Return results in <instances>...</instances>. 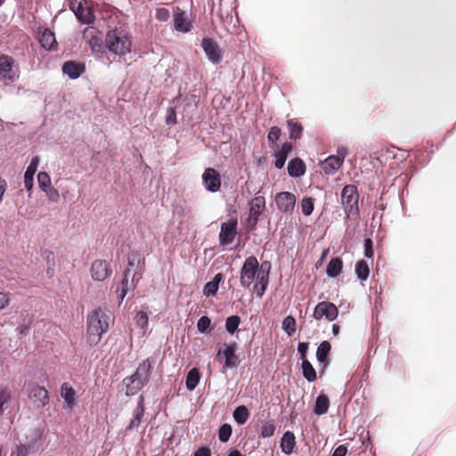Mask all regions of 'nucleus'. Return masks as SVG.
<instances>
[{"label":"nucleus","mask_w":456,"mask_h":456,"mask_svg":"<svg viewBox=\"0 0 456 456\" xmlns=\"http://www.w3.org/2000/svg\"><path fill=\"white\" fill-rule=\"evenodd\" d=\"M270 269L269 262H264L259 265L255 256L248 257L240 270V285L244 288H249L255 281L254 290L258 297H262L268 286Z\"/></svg>","instance_id":"1"},{"label":"nucleus","mask_w":456,"mask_h":456,"mask_svg":"<svg viewBox=\"0 0 456 456\" xmlns=\"http://www.w3.org/2000/svg\"><path fill=\"white\" fill-rule=\"evenodd\" d=\"M113 321L110 311L98 308L91 312L87 315V342L91 346L97 345L102 334L109 330Z\"/></svg>","instance_id":"2"},{"label":"nucleus","mask_w":456,"mask_h":456,"mask_svg":"<svg viewBox=\"0 0 456 456\" xmlns=\"http://www.w3.org/2000/svg\"><path fill=\"white\" fill-rule=\"evenodd\" d=\"M104 46L119 60H125V57L132 52L133 42L127 32L115 28L107 32Z\"/></svg>","instance_id":"3"},{"label":"nucleus","mask_w":456,"mask_h":456,"mask_svg":"<svg viewBox=\"0 0 456 456\" xmlns=\"http://www.w3.org/2000/svg\"><path fill=\"white\" fill-rule=\"evenodd\" d=\"M359 195L357 189L353 184L346 185L341 192V203L346 213L347 218H355L359 214Z\"/></svg>","instance_id":"4"},{"label":"nucleus","mask_w":456,"mask_h":456,"mask_svg":"<svg viewBox=\"0 0 456 456\" xmlns=\"http://www.w3.org/2000/svg\"><path fill=\"white\" fill-rule=\"evenodd\" d=\"M128 265L129 267L126 270L124 273L121 287L118 288L117 289L118 297L119 298L120 302L124 299V297H126L129 290L135 289L138 281L142 277L140 273H138L136 271H132L131 269V267L134 265V260L129 258Z\"/></svg>","instance_id":"5"},{"label":"nucleus","mask_w":456,"mask_h":456,"mask_svg":"<svg viewBox=\"0 0 456 456\" xmlns=\"http://www.w3.org/2000/svg\"><path fill=\"white\" fill-rule=\"evenodd\" d=\"M236 351V343H224L222 346H218L216 359L221 360L222 357L224 358L223 372L227 369H232L237 366V357L235 355Z\"/></svg>","instance_id":"6"},{"label":"nucleus","mask_w":456,"mask_h":456,"mask_svg":"<svg viewBox=\"0 0 456 456\" xmlns=\"http://www.w3.org/2000/svg\"><path fill=\"white\" fill-rule=\"evenodd\" d=\"M69 8L81 22L91 23L94 19L91 8L82 0H69Z\"/></svg>","instance_id":"7"},{"label":"nucleus","mask_w":456,"mask_h":456,"mask_svg":"<svg viewBox=\"0 0 456 456\" xmlns=\"http://www.w3.org/2000/svg\"><path fill=\"white\" fill-rule=\"evenodd\" d=\"M346 155V149L342 147L337 151V155L328 157L322 163V169L327 175H333L342 166Z\"/></svg>","instance_id":"8"},{"label":"nucleus","mask_w":456,"mask_h":456,"mask_svg":"<svg viewBox=\"0 0 456 456\" xmlns=\"http://www.w3.org/2000/svg\"><path fill=\"white\" fill-rule=\"evenodd\" d=\"M338 308L334 304L323 301L315 306L313 316L316 320L324 317L327 321L331 322L338 317Z\"/></svg>","instance_id":"9"},{"label":"nucleus","mask_w":456,"mask_h":456,"mask_svg":"<svg viewBox=\"0 0 456 456\" xmlns=\"http://www.w3.org/2000/svg\"><path fill=\"white\" fill-rule=\"evenodd\" d=\"M14 60L8 55H0V80L14 81L18 74L13 68Z\"/></svg>","instance_id":"10"},{"label":"nucleus","mask_w":456,"mask_h":456,"mask_svg":"<svg viewBox=\"0 0 456 456\" xmlns=\"http://www.w3.org/2000/svg\"><path fill=\"white\" fill-rule=\"evenodd\" d=\"M28 397L37 408H42L49 402L48 391L45 387L37 385H32L29 387Z\"/></svg>","instance_id":"11"},{"label":"nucleus","mask_w":456,"mask_h":456,"mask_svg":"<svg viewBox=\"0 0 456 456\" xmlns=\"http://www.w3.org/2000/svg\"><path fill=\"white\" fill-rule=\"evenodd\" d=\"M278 209L283 213H291L296 204V196L289 191L279 192L274 198Z\"/></svg>","instance_id":"12"},{"label":"nucleus","mask_w":456,"mask_h":456,"mask_svg":"<svg viewBox=\"0 0 456 456\" xmlns=\"http://www.w3.org/2000/svg\"><path fill=\"white\" fill-rule=\"evenodd\" d=\"M201 47L211 62L215 64L221 62L222 50L214 40L208 37L203 38Z\"/></svg>","instance_id":"13"},{"label":"nucleus","mask_w":456,"mask_h":456,"mask_svg":"<svg viewBox=\"0 0 456 456\" xmlns=\"http://www.w3.org/2000/svg\"><path fill=\"white\" fill-rule=\"evenodd\" d=\"M202 180L208 191L216 192L220 190L221 177L216 169L211 167L207 168L202 175Z\"/></svg>","instance_id":"14"},{"label":"nucleus","mask_w":456,"mask_h":456,"mask_svg":"<svg viewBox=\"0 0 456 456\" xmlns=\"http://www.w3.org/2000/svg\"><path fill=\"white\" fill-rule=\"evenodd\" d=\"M173 26L175 31L181 33H188L192 28V24L188 14L179 8H177L173 14Z\"/></svg>","instance_id":"15"},{"label":"nucleus","mask_w":456,"mask_h":456,"mask_svg":"<svg viewBox=\"0 0 456 456\" xmlns=\"http://www.w3.org/2000/svg\"><path fill=\"white\" fill-rule=\"evenodd\" d=\"M90 271L92 278L97 281H102L111 274L110 263L105 260L94 261Z\"/></svg>","instance_id":"16"},{"label":"nucleus","mask_w":456,"mask_h":456,"mask_svg":"<svg viewBox=\"0 0 456 456\" xmlns=\"http://www.w3.org/2000/svg\"><path fill=\"white\" fill-rule=\"evenodd\" d=\"M237 221L229 220L228 222L221 224V230L219 233V240L222 245L231 244L237 233Z\"/></svg>","instance_id":"17"},{"label":"nucleus","mask_w":456,"mask_h":456,"mask_svg":"<svg viewBox=\"0 0 456 456\" xmlns=\"http://www.w3.org/2000/svg\"><path fill=\"white\" fill-rule=\"evenodd\" d=\"M84 37L87 38V44L94 54H102L104 51L102 39L96 36V30L94 28H86L84 30Z\"/></svg>","instance_id":"18"},{"label":"nucleus","mask_w":456,"mask_h":456,"mask_svg":"<svg viewBox=\"0 0 456 456\" xmlns=\"http://www.w3.org/2000/svg\"><path fill=\"white\" fill-rule=\"evenodd\" d=\"M39 163H40L39 157L35 156L32 158L28 167L26 169V172L24 175V185L28 191H30L33 187L34 175L37 170Z\"/></svg>","instance_id":"19"},{"label":"nucleus","mask_w":456,"mask_h":456,"mask_svg":"<svg viewBox=\"0 0 456 456\" xmlns=\"http://www.w3.org/2000/svg\"><path fill=\"white\" fill-rule=\"evenodd\" d=\"M265 207V200L262 196L255 197L251 202L249 207V217L253 219L256 223L258 219V216L263 212Z\"/></svg>","instance_id":"20"},{"label":"nucleus","mask_w":456,"mask_h":456,"mask_svg":"<svg viewBox=\"0 0 456 456\" xmlns=\"http://www.w3.org/2000/svg\"><path fill=\"white\" fill-rule=\"evenodd\" d=\"M61 395L69 409H72L76 405V392L69 383L61 385Z\"/></svg>","instance_id":"21"},{"label":"nucleus","mask_w":456,"mask_h":456,"mask_svg":"<svg viewBox=\"0 0 456 456\" xmlns=\"http://www.w3.org/2000/svg\"><path fill=\"white\" fill-rule=\"evenodd\" d=\"M124 382L126 386V395H134L139 390H141L146 384V381H142V379L135 377L134 375H132L131 377H128L124 379Z\"/></svg>","instance_id":"22"},{"label":"nucleus","mask_w":456,"mask_h":456,"mask_svg":"<svg viewBox=\"0 0 456 456\" xmlns=\"http://www.w3.org/2000/svg\"><path fill=\"white\" fill-rule=\"evenodd\" d=\"M62 71L72 79L77 78L84 71V67L75 61H67L62 66Z\"/></svg>","instance_id":"23"},{"label":"nucleus","mask_w":456,"mask_h":456,"mask_svg":"<svg viewBox=\"0 0 456 456\" xmlns=\"http://www.w3.org/2000/svg\"><path fill=\"white\" fill-rule=\"evenodd\" d=\"M38 40L46 50H53L55 48L56 40L54 34L50 29H44L38 37Z\"/></svg>","instance_id":"24"},{"label":"nucleus","mask_w":456,"mask_h":456,"mask_svg":"<svg viewBox=\"0 0 456 456\" xmlns=\"http://www.w3.org/2000/svg\"><path fill=\"white\" fill-rule=\"evenodd\" d=\"M289 175L292 177H299L305 172L304 162L300 159H293L288 164Z\"/></svg>","instance_id":"25"},{"label":"nucleus","mask_w":456,"mask_h":456,"mask_svg":"<svg viewBox=\"0 0 456 456\" xmlns=\"http://www.w3.org/2000/svg\"><path fill=\"white\" fill-rule=\"evenodd\" d=\"M295 444L294 434L290 431L285 432L281 441V451L286 454H290L295 447Z\"/></svg>","instance_id":"26"},{"label":"nucleus","mask_w":456,"mask_h":456,"mask_svg":"<svg viewBox=\"0 0 456 456\" xmlns=\"http://www.w3.org/2000/svg\"><path fill=\"white\" fill-rule=\"evenodd\" d=\"M224 275L222 273H216L211 281H208L203 289V293L206 297L215 296L218 290L219 283L223 281Z\"/></svg>","instance_id":"27"},{"label":"nucleus","mask_w":456,"mask_h":456,"mask_svg":"<svg viewBox=\"0 0 456 456\" xmlns=\"http://www.w3.org/2000/svg\"><path fill=\"white\" fill-rule=\"evenodd\" d=\"M291 151V145L285 143L282 147L275 151V167L279 169L285 165L289 153Z\"/></svg>","instance_id":"28"},{"label":"nucleus","mask_w":456,"mask_h":456,"mask_svg":"<svg viewBox=\"0 0 456 456\" xmlns=\"http://www.w3.org/2000/svg\"><path fill=\"white\" fill-rule=\"evenodd\" d=\"M343 268V262L340 258L336 257L332 258L326 269L327 275L332 278H335L339 275Z\"/></svg>","instance_id":"29"},{"label":"nucleus","mask_w":456,"mask_h":456,"mask_svg":"<svg viewBox=\"0 0 456 456\" xmlns=\"http://www.w3.org/2000/svg\"><path fill=\"white\" fill-rule=\"evenodd\" d=\"M151 370V362L150 359H146L139 364V366L134 375L135 377L142 379V381L148 382L149 373H150Z\"/></svg>","instance_id":"30"},{"label":"nucleus","mask_w":456,"mask_h":456,"mask_svg":"<svg viewBox=\"0 0 456 456\" xmlns=\"http://www.w3.org/2000/svg\"><path fill=\"white\" fill-rule=\"evenodd\" d=\"M200 379V373L198 369H191L186 377V387L189 391H192L198 386Z\"/></svg>","instance_id":"31"},{"label":"nucleus","mask_w":456,"mask_h":456,"mask_svg":"<svg viewBox=\"0 0 456 456\" xmlns=\"http://www.w3.org/2000/svg\"><path fill=\"white\" fill-rule=\"evenodd\" d=\"M330 400L325 395H320L315 402L314 413L317 415H322L329 410Z\"/></svg>","instance_id":"32"},{"label":"nucleus","mask_w":456,"mask_h":456,"mask_svg":"<svg viewBox=\"0 0 456 456\" xmlns=\"http://www.w3.org/2000/svg\"><path fill=\"white\" fill-rule=\"evenodd\" d=\"M249 417L248 410L246 406L241 405L237 407L233 411V418L235 421L240 424L243 425L246 423Z\"/></svg>","instance_id":"33"},{"label":"nucleus","mask_w":456,"mask_h":456,"mask_svg":"<svg viewBox=\"0 0 456 456\" xmlns=\"http://www.w3.org/2000/svg\"><path fill=\"white\" fill-rule=\"evenodd\" d=\"M355 273L361 281H366L370 274V267L364 260H360L355 265Z\"/></svg>","instance_id":"34"},{"label":"nucleus","mask_w":456,"mask_h":456,"mask_svg":"<svg viewBox=\"0 0 456 456\" xmlns=\"http://www.w3.org/2000/svg\"><path fill=\"white\" fill-rule=\"evenodd\" d=\"M302 370L304 377L310 382L314 381L316 379V372L311 362L303 359L302 362Z\"/></svg>","instance_id":"35"},{"label":"nucleus","mask_w":456,"mask_h":456,"mask_svg":"<svg viewBox=\"0 0 456 456\" xmlns=\"http://www.w3.org/2000/svg\"><path fill=\"white\" fill-rule=\"evenodd\" d=\"M289 129V137L291 139H298L301 137L303 127L301 124L294 121L293 119H289L287 121Z\"/></svg>","instance_id":"36"},{"label":"nucleus","mask_w":456,"mask_h":456,"mask_svg":"<svg viewBox=\"0 0 456 456\" xmlns=\"http://www.w3.org/2000/svg\"><path fill=\"white\" fill-rule=\"evenodd\" d=\"M330 350V345L328 341L320 344L316 351V357L320 362H324Z\"/></svg>","instance_id":"37"},{"label":"nucleus","mask_w":456,"mask_h":456,"mask_svg":"<svg viewBox=\"0 0 456 456\" xmlns=\"http://www.w3.org/2000/svg\"><path fill=\"white\" fill-rule=\"evenodd\" d=\"M11 393L7 389H0V415H2L9 407Z\"/></svg>","instance_id":"38"},{"label":"nucleus","mask_w":456,"mask_h":456,"mask_svg":"<svg viewBox=\"0 0 456 456\" xmlns=\"http://www.w3.org/2000/svg\"><path fill=\"white\" fill-rule=\"evenodd\" d=\"M240 322V319L237 315L230 316L226 319L225 329L230 334H233L238 329Z\"/></svg>","instance_id":"39"},{"label":"nucleus","mask_w":456,"mask_h":456,"mask_svg":"<svg viewBox=\"0 0 456 456\" xmlns=\"http://www.w3.org/2000/svg\"><path fill=\"white\" fill-rule=\"evenodd\" d=\"M38 185L42 191H47L51 185L50 175L46 172H39L37 175Z\"/></svg>","instance_id":"40"},{"label":"nucleus","mask_w":456,"mask_h":456,"mask_svg":"<svg viewBox=\"0 0 456 456\" xmlns=\"http://www.w3.org/2000/svg\"><path fill=\"white\" fill-rule=\"evenodd\" d=\"M296 321L292 316H287L282 322V329L289 335H292L296 330Z\"/></svg>","instance_id":"41"},{"label":"nucleus","mask_w":456,"mask_h":456,"mask_svg":"<svg viewBox=\"0 0 456 456\" xmlns=\"http://www.w3.org/2000/svg\"><path fill=\"white\" fill-rule=\"evenodd\" d=\"M136 325L143 330V333H145V330L148 326V315L145 312L140 311L135 314L134 317Z\"/></svg>","instance_id":"42"},{"label":"nucleus","mask_w":456,"mask_h":456,"mask_svg":"<svg viewBox=\"0 0 456 456\" xmlns=\"http://www.w3.org/2000/svg\"><path fill=\"white\" fill-rule=\"evenodd\" d=\"M275 428L276 427L273 422H265L261 428V436L264 438L271 437L274 434Z\"/></svg>","instance_id":"43"},{"label":"nucleus","mask_w":456,"mask_h":456,"mask_svg":"<svg viewBox=\"0 0 456 456\" xmlns=\"http://www.w3.org/2000/svg\"><path fill=\"white\" fill-rule=\"evenodd\" d=\"M302 213L305 216H310L314 210V200L312 198H304L301 201Z\"/></svg>","instance_id":"44"},{"label":"nucleus","mask_w":456,"mask_h":456,"mask_svg":"<svg viewBox=\"0 0 456 456\" xmlns=\"http://www.w3.org/2000/svg\"><path fill=\"white\" fill-rule=\"evenodd\" d=\"M232 435V427L229 424H224L219 428L218 437L222 442H227Z\"/></svg>","instance_id":"45"},{"label":"nucleus","mask_w":456,"mask_h":456,"mask_svg":"<svg viewBox=\"0 0 456 456\" xmlns=\"http://www.w3.org/2000/svg\"><path fill=\"white\" fill-rule=\"evenodd\" d=\"M211 321L208 316H202L199 319L197 329L200 333H205L209 329Z\"/></svg>","instance_id":"46"},{"label":"nucleus","mask_w":456,"mask_h":456,"mask_svg":"<svg viewBox=\"0 0 456 456\" xmlns=\"http://www.w3.org/2000/svg\"><path fill=\"white\" fill-rule=\"evenodd\" d=\"M281 135V129L278 126H273L267 135L268 141L274 144Z\"/></svg>","instance_id":"47"},{"label":"nucleus","mask_w":456,"mask_h":456,"mask_svg":"<svg viewBox=\"0 0 456 456\" xmlns=\"http://www.w3.org/2000/svg\"><path fill=\"white\" fill-rule=\"evenodd\" d=\"M169 11L167 8H159L156 11V19L160 21H167L169 19Z\"/></svg>","instance_id":"48"},{"label":"nucleus","mask_w":456,"mask_h":456,"mask_svg":"<svg viewBox=\"0 0 456 456\" xmlns=\"http://www.w3.org/2000/svg\"><path fill=\"white\" fill-rule=\"evenodd\" d=\"M364 256L368 258H370L373 256V250H372V240L370 239H366L364 241Z\"/></svg>","instance_id":"49"},{"label":"nucleus","mask_w":456,"mask_h":456,"mask_svg":"<svg viewBox=\"0 0 456 456\" xmlns=\"http://www.w3.org/2000/svg\"><path fill=\"white\" fill-rule=\"evenodd\" d=\"M143 411H144V410H143L142 400H141L140 403H138L136 409L134 410V418H133L137 421L136 424L141 423V419H142V416L143 415Z\"/></svg>","instance_id":"50"},{"label":"nucleus","mask_w":456,"mask_h":456,"mask_svg":"<svg viewBox=\"0 0 456 456\" xmlns=\"http://www.w3.org/2000/svg\"><path fill=\"white\" fill-rule=\"evenodd\" d=\"M10 303V294L0 292V311L4 309Z\"/></svg>","instance_id":"51"},{"label":"nucleus","mask_w":456,"mask_h":456,"mask_svg":"<svg viewBox=\"0 0 456 456\" xmlns=\"http://www.w3.org/2000/svg\"><path fill=\"white\" fill-rule=\"evenodd\" d=\"M45 192L47 194L49 200L53 202H57L59 200L60 194L56 189L49 188Z\"/></svg>","instance_id":"52"},{"label":"nucleus","mask_w":456,"mask_h":456,"mask_svg":"<svg viewBox=\"0 0 456 456\" xmlns=\"http://www.w3.org/2000/svg\"><path fill=\"white\" fill-rule=\"evenodd\" d=\"M27 455H28V449L23 444L18 445L11 454V456H27Z\"/></svg>","instance_id":"53"},{"label":"nucleus","mask_w":456,"mask_h":456,"mask_svg":"<svg viewBox=\"0 0 456 456\" xmlns=\"http://www.w3.org/2000/svg\"><path fill=\"white\" fill-rule=\"evenodd\" d=\"M167 123L168 125L176 123V115L174 109L170 108L167 110Z\"/></svg>","instance_id":"54"},{"label":"nucleus","mask_w":456,"mask_h":456,"mask_svg":"<svg viewBox=\"0 0 456 456\" xmlns=\"http://www.w3.org/2000/svg\"><path fill=\"white\" fill-rule=\"evenodd\" d=\"M210 455H211V452L208 447H200L194 453V456H210Z\"/></svg>","instance_id":"55"},{"label":"nucleus","mask_w":456,"mask_h":456,"mask_svg":"<svg viewBox=\"0 0 456 456\" xmlns=\"http://www.w3.org/2000/svg\"><path fill=\"white\" fill-rule=\"evenodd\" d=\"M347 452V449L345 445H339L334 452L332 453V456H345Z\"/></svg>","instance_id":"56"},{"label":"nucleus","mask_w":456,"mask_h":456,"mask_svg":"<svg viewBox=\"0 0 456 456\" xmlns=\"http://www.w3.org/2000/svg\"><path fill=\"white\" fill-rule=\"evenodd\" d=\"M6 182L4 179L0 178V203L2 202L3 196L6 191Z\"/></svg>","instance_id":"57"},{"label":"nucleus","mask_w":456,"mask_h":456,"mask_svg":"<svg viewBox=\"0 0 456 456\" xmlns=\"http://www.w3.org/2000/svg\"><path fill=\"white\" fill-rule=\"evenodd\" d=\"M306 351H307V344H305V343H299V345H298V352L302 355H305Z\"/></svg>","instance_id":"58"},{"label":"nucleus","mask_w":456,"mask_h":456,"mask_svg":"<svg viewBox=\"0 0 456 456\" xmlns=\"http://www.w3.org/2000/svg\"><path fill=\"white\" fill-rule=\"evenodd\" d=\"M340 328L338 324H333L332 326V332L335 336H337L339 333Z\"/></svg>","instance_id":"59"},{"label":"nucleus","mask_w":456,"mask_h":456,"mask_svg":"<svg viewBox=\"0 0 456 456\" xmlns=\"http://www.w3.org/2000/svg\"><path fill=\"white\" fill-rule=\"evenodd\" d=\"M137 421L133 419L131 421H130V424L128 426V428H138L140 424H136Z\"/></svg>","instance_id":"60"},{"label":"nucleus","mask_w":456,"mask_h":456,"mask_svg":"<svg viewBox=\"0 0 456 456\" xmlns=\"http://www.w3.org/2000/svg\"><path fill=\"white\" fill-rule=\"evenodd\" d=\"M228 456H240V453L238 451H233Z\"/></svg>","instance_id":"61"},{"label":"nucleus","mask_w":456,"mask_h":456,"mask_svg":"<svg viewBox=\"0 0 456 456\" xmlns=\"http://www.w3.org/2000/svg\"><path fill=\"white\" fill-rule=\"evenodd\" d=\"M18 330H20V333H24L25 330H27V328L24 326H21V327H19Z\"/></svg>","instance_id":"62"},{"label":"nucleus","mask_w":456,"mask_h":456,"mask_svg":"<svg viewBox=\"0 0 456 456\" xmlns=\"http://www.w3.org/2000/svg\"><path fill=\"white\" fill-rule=\"evenodd\" d=\"M3 129H4V125H3L2 120L0 119V131H2Z\"/></svg>","instance_id":"63"},{"label":"nucleus","mask_w":456,"mask_h":456,"mask_svg":"<svg viewBox=\"0 0 456 456\" xmlns=\"http://www.w3.org/2000/svg\"><path fill=\"white\" fill-rule=\"evenodd\" d=\"M36 436H37V437H39L41 436V432L39 430H37Z\"/></svg>","instance_id":"64"}]
</instances>
